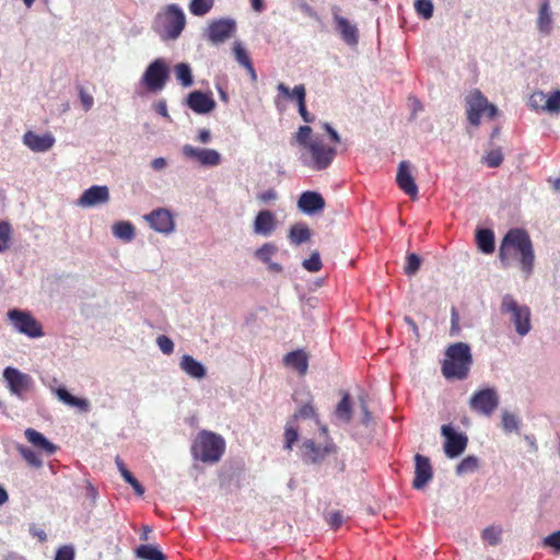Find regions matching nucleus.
Listing matches in <instances>:
<instances>
[{"instance_id":"nucleus-56","label":"nucleus","mask_w":560,"mask_h":560,"mask_svg":"<svg viewBox=\"0 0 560 560\" xmlns=\"http://www.w3.org/2000/svg\"><path fill=\"white\" fill-rule=\"evenodd\" d=\"M544 545L547 547L555 548L557 551H560V529L548 535L544 539Z\"/></svg>"},{"instance_id":"nucleus-19","label":"nucleus","mask_w":560,"mask_h":560,"mask_svg":"<svg viewBox=\"0 0 560 560\" xmlns=\"http://www.w3.org/2000/svg\"><path fill=\"white\" fill-rule=\"evenodd\" d=\"M332 16L336 23V28L340 34L342 40L349 46H355L359 42V33L355 24H352L348 19L339 14V8H332Z\"/></svg>"},{"instance_id":"nucleus-35","label":"nucleus","mask_w":560,"mask_h":560,"mask_svg":"<svg viewBox=\"0 0 560 560\" xmlns=\"http://www.w3.org/2000/svg\"><path fill=\"white\" fill-rule=\"evenodd\" d=\"M115 463H116L117 468H118L121 477L124 478V480L132 487V489L135 490V492L138 495H142L144 493V488L133 477V475L126 468V466H125L124 462L121 460V458L117 456L116 459H115Z\"/></svg>"},{"instance_id":"nucleus-45","label":"nucleus","mask_w":560,"mask_h":560,"mask_svg":"<svg viewBox=\"0 0 560 560\" xmlns=\"http://www.w3.org/2000/svg\"><path fill=\"white\" fill-rule=\"evenodd\" d=\"M278 252V247L271 243H266L255 252V257L262 262L270 261L272 255Z\"/></svg>"},{"instance_id":"nucleus-10","label":"nucleus","mask_w":560,"mask_h":560,"mask_svg":"<svg viewBox=\"0 0 560 560\" xmlns=\"http://www.w3.org/2000/svg\"><path fill=\"white\" fill-rule=\"evenodd\" d=\"M8 318L19 332L31 338L43 336L42 326L30 312L13 308L8 312Z\"/></svg>"},{"instance_id":"nucleus-11","label":"nucleus","mask_w":560,"mask_h":560,"mask_svg":"<svg viewBox=\"0 0 560 560\" xmlns=\"http://www.w3.org/2000/svg\"><path fill=\"white\" fill-rule=\"evenodd\" d=\"M182 154L186 159L196 161L206 167L218 166L221 163V154L214 149L184 144L182 147Z\"/></svg>"},{"instance_id":"nucleus-16","label":"nucleus","mask_w":560,"mask_h":560,"mask_svg":"<svg viewBox=\"0 0 560 560\" xmlns=\"http://www.w3.org/2000/svg\"><path fill=\"white\" fill-rule=\"evenodd\" d=\"M277 90L284 97L296 101L298 107H299V113L305 122L308 124V122L314 121V116L311 115L306 109V104H305L306 90L303 84L295 85L294 89L291 91L290 88L287 86L284 83H279L277 86Z\"/></svg>"},{"instance_id":"nucleus-12","label":"nucleus","mask_w":560,"mask_h":560,"mask_svg":"<svg viewBox=\"0 0 560 560\" xmlns=\"http://www.w3.org/2000/svg\"><path fill=\"white\" fill-rule=\"evenodd\" d=\"M3 378L10 393L21 399L32 385V377L20 370L8 366L3 371Z\"/></svg>"},{"instance_id":"nucleus-29","label":"nucleus","mask_w":560,"mask_h":560,"mask_svg":"<svg viewBox=\"0 0 560 560\" xmlns=\"http://www.w3.org/2000/svg\"><path fill=\"white\" fill-rule=\"evenodd\" d=\"M57 398L63 404L78 408L81 412H89L91 409L90 401L86 398H79L71 395L67 388L58 387L55 390Z\"/></svg>"},{"instance_id":"nucleus-2","label":"nucleus","mask_w":560,"mask_h":560,"mask_svg":"<svg viewBox=\"0 0 560 560\" xmlns=\"http://www.w3.org/2000/svg\"><path fill=\"white\" fill-rule=\"evenodd\" d=\"M514 255H518L520 268L525 278H528L534 269L535 254L529 235L521 229L510 230L499 248V258L505 267Z\"/></svg>"},{"instance_id":"nucleus-23","label":"nucleus","mask_w":560,"mask_h":560,"mask_svg":"<svg viewBox=\"0 0 560 560\" xmlns=\"http://www.w3.org/2000/svg\"><path fill=\"white\" fill-rule=\"evenodd\" d=\"M23 143L33 152H47L55 144V138L50 133L37 135L27 131L23 136Z\"/></svg>"},{"instance_id":"nucleus-7","label":"nucleus","mask_w":560,"mask_h":560,"mask_svg":"<svg viewBox=\"0 0 560 560\" xmlns=\"http://www.w3.org/2000/svg\"><path fill=\"white\" fill-rule=\"evenodd\" d=\"M467 119L474 125L480 124V117L486 114L489 118L495 117L498 108L495 105L488 102L487 97L479 90H472L465 98Z\"/></svg>"},{"instance_id":"nucleus-61","label":"nucleus","mask_w":560,"mask_h":560,"mask_svg":"<svg viewBox=\"0 0 560 560\" xmlns=\"http://www.w3.org/2000/svg\"><path fill=\"white\" fill-rule=\"evenodd\" d=\"M323 128L326 130V132L329 135V138L330 140L334 142V143H340L341 142V138H340V135L337 132V130L335 128L331 127L330 124L328 122H324L323 124Z\"/></svg>"},{"instance_id":"nucleus-57","label":"nucleus","mask_w":560,"mask_h":560,"mask_svg":"<svg viewBox=\"0 0 560 560\" xmlns=\"http://www.w3.org/2000/svg\"><path fill=\"white\" fill-rule=\"evenodd\" d=\"M80 101L85 112L90 110L94 104V98L91 94L86 93L83 89L79 91Z\"/></svg>"},{"instance_id":"nucleus-60","label":"nucleus","mask_w":560,"mask_h":560,"mask_svg":"<svg viewBox=\"0 0 560 560\" xmlns=\"http://www.w3.org/2000/svg\"><path fill=\"white\" fill-rule=\"evenodd\" d=\"M409 106L411 108V119H416L418 114L423 110L422 103L416 97H409Z\"/></svg>"},{"instance_id":"nucleus-27","label":"nucleus","mask_w":560,"mask_h":560,"mask_svg":"<svg viewBox=\"0 0 560 560\" xmlns=\"http://www.w3.org/2000/svg\"><path fill=\"white\" fill-rule=\"evenodd\" d=\"M26 440L38 451L46 455H52L57 451V446L51 443L44 434L35 429L28 428L24 432Z\"/></svg>"},{"instance_id":"nucleus-49","label":"nucleus","mask_w":560,"mask_h":560,"mask_svg":"<svg viewBox=\"0 0 560 560\" xmlns=\"http://www.w3.org/2000/svg\"><path fill=\"white\" fill-rule=\"evenodd\" d=\"M415 8L418 14L427 20L433 15V3L431 0H416Z\"/></svg>"},{"instance_id":"nucleus-64","label":"nucleus","mask_w":560,"mask_h":560,"mask_svg":"<svg viewBox=\"0 0 560 560\" xmlns=\"http://www.w3.org/2000/svg\"><path fill=\"white\" fill-rule=\"evenodd\" d=\"M258 198L262 202H268L270 200L277 199V192L275 189H268V190L264 191L262 194H260Z\"/></svg>"},{"instance_id":"nucleus-33","label":"nucleus","mask_w":560,"mask_h":560,"mask_svg":"<svg viewBox=\"0 0 560 560\" xmlns=\"http://www.w3.org/2000/svg\"><path fill=\"white\" fill-rule=\"evenodd\" d=\"M311 238V230L304 223H298L291 226L289 240L294 245H301Z\"/></svg>"},{"instance_id":"nucleus-59","label":"nucleus","mask_w":560,"mask_h":560,"mask_svg":"<svg viewBox=\"0 0 560 560\" xmlns=\"http://www.w3.org/2000/svg\"><path fill=\"white\" fill-rule=\"evenodd\" d=\"M327 522L330 525V527L338 528L342 524L343 517H342L341 513L338 511L330 512L327 515Z\"/></svg>"},{"instance_id":"nucleus-58","label":"nucleus","mask_w":560,"mask_h":560,"mask_svg":"<svg viewBox=\"0 0 560 560\" xmlns=\"http://www.w3.org/2000/svg\"><path fill=\"white\" fill-rule=\"evenodd\" d=\"M313 417H315V410L308 404L302 406L293 416L294 419H298V418H313Z\"/></svg>"},{"instance_id":"nucleus-5","label":"nucleus","mask_w":560,"mask_h":560,"mask_svg":"<svg viewBox=\"0 0 560 560\" xmlns=\"http://www.w3.org/2000/svg\"><path fill=\"white\" fill-rule=\"evenodd\" d=\"M225 450V442L222 436L210 431H201L194 445L192 454L203 463H217Z\"/></svg>"},{"instance_id":"nucleus-28","label":"nucleus","mask_w":560,"mask_h":560,"mask_svg":"<svg viewBox=\"0 0 560 560\" xmlns=\"http://www.w3.org/2000/svg\"><path fill=\"white\" fill-rule=\"evenodd\" d=\"M283 364L304 375L308 369V357L303 350L291 351L283 357Z\"/></svg>"},{"instance_id":"nucleus-38","label":"nucleus","mask_w":560,"mask_h":560,"mask_svg":"<svg viewBox=\"0 0 560 560\" xmlns=\"http://www.w3.org/2000/svg\"><path fill=\"white\" fill-rule=\"evenodd\" d=\"M174 71H175L176 79L180 82V84L184 88H188V86L192 85V83H194L192 73H191V68L188 63H185V62L177 63L174 68Z\"/></svg>"},{"instance_id":"nucleus-44","label":"nucleus","mask_w":560,"mask_h":560,"mask_svg":"<svg viewBox=\"0 0 560 560\" xmlns=\"http://www.w3.org/2000/svg\"><path fill=\"white\" fill-rule=\"evenodd\" d=\"M212 8V0H191L189 4L190 12L196 16L207 14Z\"/></svg>"},{"instance_id":"nucleus-26","label":"nucleus","mask_w":560,"mask_h":560,"mask_svg":"<svg viewBox=\"0 0 560 560\" xmlns=\"http://www.w3.org/2000/svg\"><path fill=\"white\" fill-rule=\"evenodd\" d=\"M179 369L194 380H202L207 375L206 366L190 354H184L179 361Z\"/></svg>"},{"instance_id":"nucleus-34","label":"nucleus","mask_w":560,"mask_h":560,"mask_svg":"<svg viewBox=\"0 0 560 560\" xmlns=\"http://www.w3.org/2000/svg\"><path fill=\"white\" fill-rule=\"evenodd\" d=\"M112 231L115 237L130 242L135 238V228L128 221H119L113 224Z\"/></svg>"},{"instance_id":"nucleus-4","label":"nucleus","mask_w":560,"mask_h":560,"mask_svg":"<svg viewBox=\"0 0 560 560\" xmlns=\"http://www.w3.org/2000/svg\"><path fill=\"white\" fill-rule=\"evenodd\" d=\"M186 25L183 9L175 3L168 4L159 11L152 22V30L163 42L176 40Z\"/></svg>"},{"instance_id":"nucleus-3","label":"nucleus","mask_w":560,"mask_h":560,"mask_svg":"<svg viewBox=\"0 0 560 560\" xmlns=\"http://www.w3.org/2000/svg\"><path fill=\"white\" fill-rule=\"evenodd\" d=\"M472 364L471 349L466 342H455L445 350L442 374L446 380H466Z\"/></svg>"},{"instance_id":"nucleus-54","label":"nucleus","mask_w":560,"mask_h":560,"mask_svg":"<svg viewBox=\"0 0 560 560\" xmlns=\"http://www.w3.org/2000/svg\"><path fill=\"white\" fill-rule=\"evenodd\" d=\"M358 400L362 412L361 423L369 425V423L372 421V413L369 410L364 395H359Z\"/></svg>"},{"instance_id":"nucleus-13","label":"nucleus","mask_w":560,"mask_h":560,"mask_svg":"<svg viewBox=\"0 0 560 560\" xmlns=\"http://www.w3.org/2000/svg\"><path fill=\"white\" fill-rule=\"evenodd\" d=\"M442 435L445 438L444 452L450 458L459 456L466 450L468 439L462 433L455 431L451 425H442Z\"/></svg>"},{"instance_id":"nucleus-8","label":"nucleus","mask_w":560,"mask_h":560,"mask_svg":"<svg viewBox=\"0 0 560 560\" xmlns=\"http://www.w3.org/2000/svg\"><path fill=\"white\" fill-rule=\"evenodd\" d=\"M170 79V67L165 59L156 58L142 74V84L151 92L163 90Z\"/></svg>"},{"instance_id":"nucleus-47","label":"nucleus","mask_w":560,"mask_h":560,"mask_svg":"<svg viewBox=\"0 0 560 560\" xmlns=\"http://www.w3.org/2000/svg\"><path fill=\"white\" fill-rule=\"evenodd\" d=\"M421 266V258L415 254L411 253L406 257V265L404 267V271L407 276H413L416 275Z\"/></svg>"},{"instance_id":"nucleus-39","label":"nucleus","mask_w":560,"mask_h":560,"mask_svg":"<svg viewBox=\"0 0 560 560\" xmlns=\"http://www.w3.org/2000/svg\"><path fill=\"white\" fill-rule=\"evenodd\" d=\"M479 467V459L474 455L465 457L456 467V474L458 476L472 474Z\"/></svg>"},{"instance_id":"nucleus-14","label":"nucleus","mask_w":560,"mask_h":560,"mask_svg":"<svg viewBox=\"0 0 560 560\" xmlns=\"http://www.w3.org/2000/svg\"><path fill=\"white\" fill-rule=\"evenodd\" d=\"M236 31V23L232 19H220L212 21L207 28L208 39L213 45L228 40Z\"/></svg>"},{"instance_id":"nucleus-40","label":"nucleus","mask_w":560,"mask_h":560,"mask_svg":"<svg viewBox=\"0 0 560 560\" xmlns=\"http://www.w3.org/2000/svg\"><path fill=\"white\" fill-rule=\"evenodd\" d=\"M232 52L240 66L244 68L246 66L249 67V65L252 63V59L241 42L236 40L233 43Z\"/></svg>"},{"instance_id":"nucleus-37","label":"nucleus","mask_w":560,"mask_h":560,"mask_svg":"<svg viewBox=\"0 0 560 560\" xmlns=\"http://www.w3.org/2000/svg\"><path fill=\"white\" fill-rule=\"evenodd\" d=\"M501 427L506 434L518 433L521 421L515 413L503 410L501 416Z\"/></svg>"},{"instance_id":"nucleus-18","label":"nucleus","mask_w":560,"mask_h":560,"mask_svg":"<svg viewBox=\"0 0 560 560\" xmlns=\"http://www.w3.org/2000/svg\"><path fill=\"white\" fill-rule=\"evenodd\" d=\"M109 201V189L107 186L94 185L85 189L79 199L77 205L82 208H92L101 205H105Z\"/></svg>"},{"instance_id":"nucleus-20","label":"nucleus","mask_w":560,"mask_h":560,"mask_svg":"<svg viewBox=\"0 0 560 560\" xmlns=\"http://www.w3.org/2000/svg\"><path fill=\"white\" fill-rule=\"evenodd\" d=\"M410 163L408 161H401L398 166L396 182L399 188L407 194L411 199H416L418 196V186L411 175Z\"/></svg>"},{"instance_id":"nucleus-41","label":"nucleus","mask_w":560,"mask_h":560,"mask_svg":"<svg viewBox=\"0 0 560 560\" xmlns=\"http://www.w3.org/2000/svg\"><path fill=\"white\" fill-rule=\"evenodd\" d=\"M545 112L556 115L560 114V90H555L549 95L546 94Z\"/></svg>"},{"instance_id":"nucleus-46","label":"nucleus","mask_w":560,"mask_h":560,"mask_svg":"<svg viewBox=\"0 0 560 560\" xmlns=\"http://www.w3.org/2000/svg\"><path fill=\"white\" fill-rule=\"evenodd\" d=\"M11 232V224L8 221H0V253H3L9 248Z\"/></svg>"},{"instance_id":"nucleus-42","label":"nucleus","mask_w":560,"mask_h":560,"mask_svg":"<svg viewBox=\"0 0 560 560\" xmlns=\"http://www.w3.org/2000/svg\"><path fill=\"white\" fill-rule=\"evenodd\" d=\"M502 529L498 526H489L482 530L481 537L490 546H498L501 541Z\"/></svg>"},{"instance_id":"nucleus-50","label":"nucleus","mask_w":560,"mask_h":560,"mask_svg":"<svg viewBox=\"0 0 560 560\" xmlns=\"http://www.w3.org/2000/svg\"><path fill=\"white\" fill-rule=\"evenodd\" d=\"M302 266L310 272H317L320 270L323 264L318 252L312 253L308 259L303 260Z\"/></svg>"},{"instance_id":"nucleus-62","label":"nucleus","mask_w":560,"mask_h":560,"mask_svg":"<svg viewBox=\"0 0 560 560\" xmlns=\"http://www.w3.org/2000/svg\"><path fill=\"white\" fill-rule=\"evenodd\" d=\"M30 534L33 537L38 538L39 541H45L47 539V535L43 528L37 527L35 524H32L28 528Z\"/></svg>"},{"instance_id":"nucleus-15","label":"nucleus","mask_w":560,"mask_h":560,"mask_svg":"<svg viewBox=\"0 0 560 560\" xmlns=\"http://www.w3.org/2000/svg\"><path fill=\"white\" fill-rule=\"evenodd\" d=\"M336 446L332 442H327L324 446L317 445L313 440H305L301 446V456L304 462L318 464L325 459L327 455L334 453Z\"/></svg>"},{"instance_id":"nucleus-48","label":"nucleus","mask_w":560,"mask_h":560,"mask_svg":"<svg viewBox=\"0 0 560 560\" xmlns=\"http://www.w3.org/2000/svg\"><path fill=\"white\" fill-rule=\"evenodd\" d=\"M489 167H498L503 161V153L500 148L490 150L483 158Z\"/></svg>"},{"instance_id":"nucleus-6","label":"nucleus","mask_w":560,"mask_h":560,"mask_svg":"<svg viewBox=\"0 0 560 560\" xmlns=\"http://www.w3.org/2000/svg\"><path fill=\"white\" fill-rule=\"evenodd\" d=\"M501 312L511 315L510 319L520 336H526L530 331V310L528 306L518 304L512 295L505 294L502 298Z\"/></svg>"},{"instance_id":"nucleus-17","label":"nucleus","mask_w":560,"mask_h":560,"mask_svg":"<svg viewBox=\"0 0 560 560\" xmlns=\"http://www.w3.org/2000/svg\"><path fill=\"white\" fill-rule=\"evenodd\" d=\"M144 220L156 232L171 234L175 229V222L167 209L160 208L144 215Z\"/></svg>"},{"instance_id":"nucleus-53","label":"nucleus","mask_w":560,"mask_h":560,"mask_svg":"<svg viewBox=\"0 0 560 560\" xmlns=\"http://www.w3.org/2000/svg\"><path fill=\"white\" fill-rule=\"evenodd\" d=\"M156 345L164 354H171L174 351V342L165 335L156 338Z\"/></svg>"},{"instance_id":"nucleus-36","label":"nucleus","mask_w":560,"mask_h":560,"mask_svg":"<svg viewBox=\"0 0 560 560\" xmlns=\"http://www.w3.org/2000/svg\"><path fill=\"white\" fill-rule=\"evenodd\" d=\"M135 553L137 558L143 560H166L165 555L153 545H140Z\"/></svg>"},{"instance_id":"nucleus-24","label":"nucleus","mask_w":560,"mask_h":560,"mask_svg":"<svg viewBox=\"0 0 560 560\" xmlns=\"http://www.w3.org/2000/svg\"><path fill=\"white\" fill-rule=\"evenodd\" d=\"M186 103L188 107L197 114H208L215 107V101L201 91L190 92Z\"/></svg>"},{"instance_id":"nucleus-32","label":"nucleus","mask_w":560,"mask_h":560,"mask_svg":"<svg viewBox=\"0 0 560 560\" xmlns=\"http://www.w3.org/2000/svg\"><path fill=\"white\" fill-rule=\"evenodd\" d=\"M479 249L485 254H491L494 250V234L491 230L479 229L476 234Z\"/></svg>"},{"instance_id":"nucleus-63","label":"nucleus","mask_w":560,"mask_h":560,"mask_svg":"<svg viewBox=\"0 0 560 560\" xmlns=\"http://www.w3.org/2000/svg\"><path fill=\"white\" fill-rule=\"evenodd\" d=\"M451 323H452V326H451V334L454 335V334H457L459 328H458V314L456 312V310L453 307L452 308V312H451Z\"/></svg>"},{"instance_id":"nucleus-51","label":"nucleus","mask_w":560,"mask_h":560,"mask_svg":"<svg viewBox=\"0 0 560 560\" xmlns=\"http://www.w3.org/2000/svg\"><path fill=\"white\" fill-rule=\"evenodd\" d=\"M545 100L546 93L542 91H536L529 96L528 106L532 109L545 112Z\"/></svg>"},{"instance_id":"nucleus-22","label":"nucleus","mask_w":560,"mask_h":560,"mask_svg":"<svg viewBox=\"0 0 560 560\" xmlns=\"http://www.w3.org/2000/svg\"><path fill=\"white\" fill-rule=\"evenodd\" d=\"M415 479L412 486L415 489H423L432 479L433 472L428 457L417 454L415 456Z\"/></svg>"},{"instance_id":"nucleus-52","label":"nucleus","mask_w":560,"mask_h":560,"mask_svg":"<svg viewBox=\"0 0 560 560\" xmlns=\"http://www.w3.org/2000/svg\"><path fill=\"white\" fill-rule=\"evenodd\" d=\"M298 436H299L298 431L293 427V420L288 421L287 427H285V432H284V438H285L284 447L287 450H292V446L296 442Z\"/></svg>"},{"instance_id":"nucleus-31","label":"nucleus","mask_w":560,"mask_h":560,"mask_svg":"<svg viewBox=\"0 0 560 560\" xmlns=\"http://www.w3.org/2000/svg\"><path fill=\"white\" fill-rule=\"evenodd\" d=\"M537 28L539 33L550 34L552 28V15L550 11V7L548 1H544L539 8L538 19H537Z\"/></svg>"},{"instance_id":"nucleus-25","label":"nucleus","mask_w":560,"mask_h":560,"mask_svg":"<svg viewBox=\"0 0 560 560\" xmlns=\"http://www.w3.org/2000/svg\"><path fill=\"white\" fill-rule=\"evenodd\" d=\"M277 228L276 215L270 210H261L254 220V233L261 236H269Z\"/></svg>"},{"instance_id":"nucleus-21","label":"nucleus","mask_w":560,"mask_h":560,"mask_svg":"<svg viewBox=\"0 0 560 560\" xmlns=\"http://www.w3.org/2000/svg\"><path fill=\"white\" fill-rule=\"evenodd\" d=\"M325 199L317 191H304L298 200V208L307 215L315 214L325 208Z\"/></svg>"},{"instance_id":"nucleus-43","label":"nucleus","mask_w":560,"mask_h":560,"mask_svg":"<svg viewBox=\"0 0 560 560\" xmlns=\"http://www.w3.org/2000/svg\"><path fill=\"white\" fill-rule=\"evenodd\" d=\"M18 451L21 454V456L27 462V464L31 465L32 467L39 468L43 466V460L31 448L24 445H19Z\"/></svg>"},{"instance_id":"nucleus-30","label":"nucleus","mask_w":560,"mask_h":560,"mask_svg":"<svg viewBox=\"0 0 560 560\" xmlns=\"http://www.w3.org/2000/svg\"><path fill=\"white\" fill-rule=\"evenodd\" d=\"M334 417L337 422L349 423L352 419V407L349 393H342L341 400L337 404Z\"/></svg>"},{"instance_id":"nucleus-55","label":"nucleus","mask_w":560,"mask_h":560,"mask_svg":"<svg viewBox=\"0 0 560 560\" xmlns=\"http://www.w3.org/2000/svg\"><path fill=\"white\" fill-rule=\"evenodd\" d=\"M55 560H74V549L71 546L60 547L57 552Z\"/></svg>"},{"instance_id":"nucleus-1","label":"nucleus","mask_w":560,"mask_h":560,"mask_svg":"<svg viewBox=\"0 0 560 560\" xmlns=\"http://www.w3.org/2000/svg\"><path fill=\"white\" fill-rule=\"evenodd\" d=\"M292 143L301 148V163L313 171L329 167L337 153L336 149L324 143L319 136H314L312 128L306 125L298 129Z\"/></svg>"},{"instance_id":"nucleus-9","label":"nucleus","mask_w":560,"mask_h":560,"mask_svg":"<svg viewBox=\"0 0 560 560\" xmlns=\"http://www.w3.org/2000/svg\"><path fill=\"white\" fill-rule=\"evenodd\" d=\"M499 402L500 397L497 389L487 387L472 394L469 399V407L472 411L489 417L495 411Z\"/></svg>"}]
</instances>
